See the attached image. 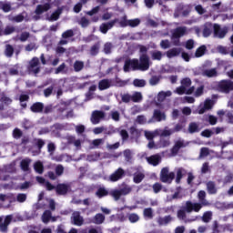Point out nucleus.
Listing matches in <instances>:
<instances>
[{
	"label": "nucleus",
	"mask_w": 233,
	"mask_h": 233,
	"mask_svg": "<svg viewBox=\"0 0 233 233\" xmlns=\"http://www.w3.org/2000/svg\"><path fill=\"white\" fill-rule=\"evenodd\" d=\"M198 202H192L190 200L186 201L185 206H182L180 209L177 212V218L180 221H185V223H192L193 221H198V217H193L191 218H187V214H192V212H199L203 207H209L210 202L207 200V192L205 190H200L198 193Z\"/></svg>",
	"instance_id": "1"
},
{
	"label": "nucleus",
	"mask_w": 233,
	"mask_h": 233,
	"mask_svg": "<svg viewBox=\"0 0 233 233\" xmlns=\"http://www.w3.org/2000/svg\"><path fill=\"white\" fill-rule=\"evenodd\" d=\"M139 59L133 58V59H127L124 64V72H130L133 70L136 72V70H138L140 72H147V70H149L150 68V56H148V47L145 46H139Z\"/></svg>",
	"instance_id": "2"
},
{
	"label": "nucleus",
	"mask_w": 233,
	"mask_h": 233,
	"mask_svg": "<svg viewBox=\"0 0 233 233\" xmlns=\"http://www.w3.org/2000/svg\"><path fill=\"white\" fill-rule=\"evenodd\" d=\"M217 92L230 94L233 91V81L230 79L220 80L216 86Z\"/></svg>",
	"instance_id": "3"
},
{
	"label": "nucleus",
	"mask_w": 233,
	"mask_h": 233,
	"mask_svg": "<svg viewBox=\"0 0 233 233\" xmlns=\"http://www.w3.org/2000/svg\"><path fill=\"white\" fill-rule=\"evenodd\" d=\"M26 70L28 74H33V76H37L41 73V62L39 57L34 56L27 65Z\"/></svg>",
	"instance_id": "4"
},
{
	"label": "nucleus",
	"mask_w": 233,
	"mask_h": 233,
	"mask_svg": "<svg viewBox=\"0 0 233 233\" xmlns=\"http://www.w3.org/2000/svg\"><path fill=\"white\" fill-rule=\"evenodd\" d=\"M176 178V173L170 172L168 167H163L160 171V181L162 183H167V185H171V183Z\"/></svg>",
	"instance_id": "5"
},
{
	"label": "nucleus",
	"mask_w": 233,
	"mask_h": 233,
	"mask_svg": "<svg viewBox=\"0 0 233 233\" xmlns=\"http://www.w3.org/2000/svg\"><path fill=\"white\" fill-rule=\"evenodd\" d=\"M213 34L214 37H218V39H225L227 34H228V27L225 26L221 28L219 24L213 25Z\"/></svg>",
	"instance_id": "6"
},
{
	"label": "nucleus",
	"mask_w": 233,
	"mask_h": 233,
	"mask_svg": "<svg viewBox=\"0 0 233 233\" xmlns=\"http://www.w3.org/2000/svg\"><path fill=\"white\" fill-rule=\"evenodd\" d=\"M125 176H127V172H125V169H123V167H118L116 170H115L114 173H112L109 176V180L112 183H116V182L123 179V177H125Z\"/></svg>",
	"instance_id": "7"
},
{
	"label": "nucleus",
	"mask_w": 233,
	"mask_h": 233,
	"mask_svg": "<svg viewBox=\"0 0 233 233\" xmlns=\"http://www.w3.org/2000/svg\"><path fill=\"white\" fill-rule=\"evenodd\" d=\"M187 34V27H177L172 34L173 39H177L174 42L175 46H179V38Z\"/></svg>",
	"instance_id": "8"
},
{
	"label": "nucleus",
	"mask_w": 233,
	"mask_h": 233,
	"mask_svg": "<svg viewBox=\"0 0 233 233\" xmlns=\"http://www.w3.org/2000/svg\"><path fill=\"white\" fill-rule=\"evenodd\" d=\"M101 119H105V112L99 110L93 111L91 115V123L93 125H99Z\"/></svg>",
	"instance_id": "9"
},
{
	"label": "nucleus",
	"mask_w": 233,
	"mask_h": 233,
	"mask_svg": "<svg viewBox=\"0 0 233 233\" xmlns=\"http://www.w3.org/2000/svg\"><path fill=\"white\" fill-rule=\"evenodd\" d=\"M70 190V185L69 184H57L56 186V193L57 196H66Z\"/></svg>",
	"instance_id": "10"
},
{
	"label": "nucleus",
	"mask_w": 233,
	"mask_h": 233,
	"mask_svg": "<svg viewBox=\"0 0 233 233\" xmlns=\"http://www.w3.org/2000/svg\"><path fill=\"white\" fill-rule=\"evenodd\" d=\"M119 19L115 18L114 20H111L110 22L107 23H103L100 25V32L102 34H107L108 30H111V28H114V25H116V23H118Z\"/></svg>",
	"instance_id": "11"
},
{
	"label": "nucleus",
	"mask_w": 233,
	"mask_h": 233,
	"mask_svg": "<svg viewBox=\"0 0 233 233\" xmlns=\"http://www.w3.org/2000/svg\"><path fill=\"white\" fill-rule=\"evenodd\" d=\"M71 219L76 227H81V225L85 223V219L81 217V213L79 211L73 212Z\"/></svg>",
	"instance_id": "12"
},
{
	"label": "nucleus",
	"mask_w": 233,
	"mask_h": 233,
	"mask_svg": "<svg viewBox=\"0 0 233 233\" xmlns=\"http://www.w3.org/2000/svg\"><path fill=\"white\" fill-rule=\"evenodd\" d=\"M30 110L33 114H43V111L45 110V104L42 102H35L30 106Z\"/></svg>",
	"instance_id": "13"
},
{
	"label": "nucleus",
	"mask_w": 233,
	"mask_h": 233,
	"mask_svg": "<svg viewBox=\"0 0 233 233\" xmlns=\"http://www.w3.org/2000/svg\"><path fill=\"white\" fill-rule=\"evenodd\" d=\"M50 8H52V5H50V3L38 5L35 10V14H36V15H42V14H45V12H48Z\"/></svg>",
	"instance_id": "14"
},
{
	"label": "nucleus",
	"mask_w": 233,
	"mask_h": 233,
	"mask_svg": "<svg viewBox=\"0 0 233 233\" xmlns=\"http://www.w3.org/2000/svg\"><path fill=\"white\" fill-rule=\"evenodd\" d=\"M201 76L204 77H218V69L211 68V69H205V66H203Z\"/></svg>",
	"instance_id": "15"
},
{
	"label": "nucleus",
	"mask_w": 233,
	"mask_h": 233,
	"mask_svg": "<svg viewBox=\"0 0 233 233\" xmlns=\"http://www.w3.org/2000/svg\"><path fill=\"white\" fill-rule=\"evenodd\" d=\"M212 30H214V25H212V23L208 22L204 24L202 30L203 37H210V35H212Z\"/></svg>",
	"instance_id": "16"
},
{
	"label": "nucleus",
	"mask_w": 233,
	"mask_h": 233,
	"mask_svg": "<svg viewBox=\"0 0 233 233\" xmlns=\"http://www.w3.org/2000/svg\"><path fill=\"white\" fill-rule=\"evenodd\" d=\"M147 161L149 165H152L153 167H157V165L161 163V156L159 154L150 156L147 158Z\"/></svg>",
	"instance_id": "17"
},
{
	"label": "nucleus",
	"mask_w": 233,
	"mask_h": 233,
	"mask_svg": "<svg viewBox=\"0 0 233 233\" xmlns=\"http://www.w3.org/2000/svg\"><path fill=\"white\" fill-rule=\"evenodd\" d=\"M182 50L183 49L181 47H173L167 51L166 56L168 59H172V57H177V56H180Z\"/></svg>",
	"instance_id": "18"
},
{
	"label": "nucleus",
	"mask_w": 233,
	"mask_h": 233,
	"mask_svg": "<svg viewBox=\"0 0 233 233\" xmlns=\"http://www.w3.org/2000/svg\"><path fill=\"white\" fill-rule=\"evenodd\" d=\"M208 194L210 196H214L215 194H218V187H216V182L210 180L207 182L206 184Z\"/></svg>",
	"instance_id": "19"
},
{
	"label": "nucleus",
	"mask_w": 233,
	"mask_h": 233,
	"mask_svg": "<svg viewBox=\"0 0 233 233\" xmlns=\"http://www.w3.org/2000/svg\"><path fill=\"white\" fill-rule=\"evenodd\" d=\"M187 175V169L183 167H178L177 170V177L175 179V182L177 185H179L181 183V179H183V177Z\"/></svg>",
	"instance_id": "20"
},
{
	"label": "nucleus",
	"mask_w": 233,
	"mask_h": 233,
	"mask_svg": "<svg viewBox=\"0 0 233 233\" xmlns=\"http://www.w3.org/2000/svg\"><path fill=\"white\" fill-rule=\"evenodd\" d=\"M183 147H185V144L181 140L177 141L173 146V147L171 148L172 156H177V154L179 153V150H181Z\"/></svg>",
	"instance_id": "21"
},
{
	"label": "nucleus",
	"mask_w": 233,
	"mask_h": 233,
	"mask_svg": "<svg viewBox=\"0 0 233 233\" xmlns=\"http://www.w3.org/2000/svg\"><path fill=\"white\" fill-rule=\"evenodd\" d=\"M171 221H172V216H170V215H167L165 217H160L157 220L159 227L167 226V225H168V223H171Z\"/></svg>",
	"instance_id": "22"
},
{
	"label": "nucleus",
	"mask_w": 233,
	"mask_h": 233,
	"mask_svg": "<svg viewBox=\"0 0 233 233\" xmlns=\"http://www.w3.org/2000/svg\"><path fill=\"white\" fill-rule=\"evenodd\" d=\"M153 117L154 119H156V121L161 122L167 119V115H165V113L161 112V110L159 109H155L153 113Z\"/></svg>",
	"instance_id": "23"
},
{
	"label": "nucleus",
	"mask_w": 233,
	"mask_h": 233,
	"mask_svg": "<svg viewBox=\"0 0 233 233\" xmlns=\"http://www.w3.org/2000/svg\"><path fill=\"white\" fill-rule=\"evenodd\" d=\"M101 48V44L99 42L94 44L89 50V54L90 56H92L93 57H96V56H97V54H99V49Z\"/></svg>",
	"instance_id": "24"
},
{
	"label": "nucleus",
	"mask_w": 233,
	"mask_h": 233,
	"mask_svg": "<svg viewBox=\"0 0 233 233\" xmlns=\"http://www.w3.org/2000/svg\"><path fill=\"white\" fill-rule=\"evenodd\" d=\"M143 217L145 219H154V209L152 208H144Z\"/></svg>",
	"instance_id": "25"
},
{
	"label": "nucleus",
	"mask_w": 233,
	"mask_h": 233,
	"mask_svg": "<svg viewBox=\"0 0 233 233\" xmlns=\"http://www.w3.org/2000/svg\"><path fill=\"white\" fill-rule=\"evenodd\" d=\"M167 147H170V138L161 137L158 141V148H167Z\"/></svg>",
	"instance_id": "26"
},
{
	"label": "nucleus",
	"mask_w": 233,
	"mask_h": 233,
	"mask_svg": "<svg viewBox=\"0 0 233 233\" xmlns=\"http://www.w3.org/2000/svg\"><path fill=\"white\" fill-rule=\"evenodd\" d=\"M93 223H95V225H103V223H105V215L101 213L95 215L93 218Z\"/></svg>",
	"instance_id": "27"
},
{
	"label": "nucleus",
	"mask_w": 233,
	"mask_h": 233,
	"mask_svg": "<svg viewBox=\"0 0 233 233\" xmlns=\"http://www.w3.org/2000/svg\"><path fill=\"white\" fill-rule=\"evenodd\" d=\"M96 196L101 199V198L110 196V192H108V190H106L105 187H99L96 192Z\"/></svg>",
	"instance_id": "28"
},
{
	"label": "nucleus",
	"mask_w": 233,
	"mask_h": 233,
	"mask_svg": "<svg viewBox=\"0 0 233 233\" xmlns=\"http://www.w3.org/2000/svg\"><path fill=\"white\" fill-rule=\"evenodd\" d=\"M32 162V160L30 159H23L21 162H20V167H21V169L24 171V172H28L30 170V163Z\"/></svg>",
	"instance_id": "29"
},
{
	"label": "nucleus",
	"mask_w": 233,
	"mask_h": 233,
	"mask_svg": "<svg viewBox=\"0 0 233 233\" xmlns=\"http://www.w3.org/2000/svg\"><path fill=\"white\" fill-rule=\"evenodd\" d=\"M99 90H107L110 88V81L108 79H102L98 83Z\"/></svg>",
	"instance_id": "30"
},
{
	"label": "nucleus",
	"mask_w": 233,
	"mask_h": 233,
	"mask_svg": "<svg viewBox=\"0 0 233 233\" xmlns=\"http://www.w3.org/2000/svg\"><path fill=\"white\" fill-rule=\"evenodd\" d=\"M34 169L36 172V174H43L45 172V166H43V162L36 161L34 164Z\"/></svg>",
	"instance_id": "31"
},
{
	"label": "nucleus",
	"mask_w": 233,
	"mask_h": 233,
	"mask_svg": "<svg viewBox=\"0 0 233 233\" xmlns=\"http://www.w3.org/2000/svg\"><path fill=\"white\" fill-rule=\"evenodd\" d=\"M109 196H111V198H113L115 201H119L121 199V196L123 195L121 194V191L119 189H112L109 192Z\"/></svg>",
	"instance_id": "32"
},
{
	"label": "nucleus",
	"mask_w": 233,
	"mask_h": 233,
	"mask_svg": "<svg viewBox=\"0 0 233 233\" xmlns=\"http://www.w3.org/2000/svg\"><path fill=\"white\" fill-rule=\"evenodd\" d=\"M189 134H196L197 132H199V125L196 122H191L187 128Z\"/></svg>",
	"instance_id": "33"
},
{
	"label": "nucleus",
	"mask_w": 233,
	"mask_h": 233,
	"mask_svg": "<svg viewBox=\"0 0 233 233\" xmlns=\"http://www.w3.org/2000/svg\"><path fill=\"white\" fill-rule=\"evenodd\" d=\"M45 140H43L42 138L34 139V145L35 147H36V148H38V154H41V149L43 148V147H45Z\"/></svg>",
	"instance_id": "34"
},
{
	"label": "nucleus",
	"mask_w": 233,
	"mask_h": 233,
	"mask_svg": "<svg viewBox=\"0 0 233 233\" xmlns=\"http://www.w3.org/2000/svg\"><path fill=\"white\" fill-rule=\"evenodd\" d=\"M61 14H63V9H61V8L56 9L54 13H52L50 17L48 18V21H57V19H59V15H61Z\"/></svg>",
	"instance_id": "35"
},
{
	"label": "nucleus",
	"mask_w": 233,
	"mask_h": 233,
	"mask_svg": "<svg viewBox=\"0 0 233 233\" xmlns=\"http://www.w3.org/2000/svg\"><path fill=\"white\" fill-rule=\"evenodd\" d=\"M129 134L131 136V139H137V137L141 136V133L139 132V130H137V128H136V127H131L129 128Z\"/></svg>",
	"instance_id": "36"
},
{
	"label": "nucleus",
	"mask_w": 233,
	"mask_h": 233,
	"mask_svg": "<svg viewBox=\"0 0 233 233\" xmlns=\"http://www.w3.org/2000/svg\"><path fill=\"white\" fill-rule=\"evenodd\" d=\"M201 220L203 223H210V221H212V211L204 212L203 216L201 217Z\"/></svg>",
	"instance_id": "37"
},
{
	"label": "nucleus",
	"mask_w": 233,
	"mask_h": 233,
	"mask_svg": "<svg viewBox=\"0 0 233 233\" xmlns=\"http://www.w3.org/2000/svg\"><path fill=\"white\" fill-rule=\"evenodd\" d=\"M205 52H207V46H200L198 48H197L195 56L203 57V56H205Z\"/></svg>",
	"instance_id": "38"
},
{
	"label": "nucleus",
	"mask_w": 233,
	"mask_h": 233,
	"mask_svg": "<svg viewBox=\"0 0 233 233\" xmlns=\"http://www.w3.org/2000/svg\"><path fill=\"white\" fill-rule=\"evenodd\" d=\"M170 96H172V93L170 91H161L157 95V100L160 102L165 101V99H167V97H170Z\"/></svg>",
	"instance_id": "39"
},
{
	"label": "nucleus",
	"mask_w": 233,
	"mask_h": 233,
	"mask_svg": "<svg viewBox=\"0 0 233 233\" xmlns=\"http://www.w3.org/2000/svg\"><path fill=\"white\" fill-rule=\"evenodd\" d=\"M144 179H145V174H143V173H135L134 174L133 181L137 185H139V183H141V181H143Z\"/></svg>",
	"instance_id": "40"
},
{
	"label": "nucleus",
	"mask_w": 233,
	"mask_h": 233,
	"mask_svg": "<svg viewBox=\"0 0 233 233\" xmlns=\"http://www.w3.org/2000/svg\"><path fill=\"white\" fill-rule=\"evenodd\" d=\"M73 66H74L75 72H81V70H83V68H85V62L76 60V61H75Z\"/></svg>",
	"instance_id": "41"
},
{
	"label": "nucleus",
	"mask_w": 233,
	"mask_h": 233,
	"mask_svg": "<svg viewBox=\"0 0 233 233\" xmlns=\"http://www.w3.org/2000/svg\"><path fill=\"white\" fill-rule=\"evenodd\" d=\"M151 59H153V61H161V59H163V53L161 51L151 52Z\"/></svg>",
	"instance_id": "42"
},
{
	"label": "nucleus",
	"mask_w": 233,
	"mask_h": 233,
	"mask_svg": "<svg viewBox=\"0 0 233 233\" xmlns=\"http://www.w3.org/2000/svg\"><path fill=\"white\" fill-rule=\"evenodd\" d=\"M5 56L6 57H12L14 56V46L12 45H5Z\"/></svg>",
	"instance_id": "43"
},
{
	"label": "nucleus",
	"mask_w": 233,
	"mask_h": 233,
	"mask_svg": "<svg viewBox=\"0 0 233 233\" xmlns=\"http://www.w3.org/2000/svg\"><path fill=\"white\" fill-rule=\"evenodd\" d=\"M52 219V211L46 210L42 215L43 223H48Z\"/></svg>",
	"instance_id": "44"
},
{
	"label": "nucleus",
	"mask_w": 233,
	"mask_h": 233,
	"mask_svg": "<svg viewBox=\"0 0 233 233\" xmlns=\"http://www.w3.org/2000/svg\"><path fill=\"white\" fill-rule=\"evenodd\" d=\"M120 190V194H122V196H128V194H130L132 192V187H130V186L124 184L123 187L119 189Z\"/></svg>",
	"instance_id": "45"
},
{
	"label": "nucleus",
	"mask_w": 233,
	"mask_h": 233,
	"mask_svg": "<svg viewBox=\"0 0 233 233\" xmlns=\"http://www.w3.org/2000/svg\"><path fill=\"white\" fill-rule=\"evenodd\" d=\"M78 25H80V26L82 28H88V26L90 25V20H88L86 17L83 16L78 21Z\"/></svg>",
	"instance_id": "46"
},
{
	"label": "nucleus",
	"mask_w": 233,
	"mask_h": 233,
	"mask_svg": "<svg viewBox=\"0 0 233 233\" xmlns=\"http://www.w3.org/2000/svg\"><path fill=\"white\" fill-rule=\"evenodd\" d=\"M139 25H141V19L139 18L128 20V26L131 28H136V26H139Z\"/></svg>",
	"instance_id": "47"
},
{
	"label": "nucleus",
	"mask_w": 233,
	"mask_h": 233,
	"mask_svg": "<svg viewBox=\"0 0 233 233\" xmlns=\"http://www.w3.org/2000/svg\"><path fill=\"white\" fill-rule=\"evenodd\" d=\"M134 86H137L138 88H143L147 85V82L143 79H135L133 81Z\"/></svg>",
	"instance_id": "48"
},
{
	"label": "nucleus",
	"mask_w": 233,
	"mask_h": 233,
	"mask_svg": "<svg viewBox=\"0 0 233 233\" xmlns=\"http://www.w3.org/2000/svg\"><path fill=\"white\" fill-rule=\"evenodd\" d=\"M159 81H161V76H152L149 79V85H151V86H156Z\"/></svg>",
	"instance_id": "49"
},
{
	"label": "nucleus",
	"mask_w": 233,
	"mask_h": 233,
	"mask_svg": "<svg viewBox=\"0 0 233 233\" xmlns=\"http://www.w3.org/2000/svg\"><path fill=\"white\" fill-rule=\"evenodd\" d=\"M13 137L15 139H21L23 137V131L17 127L13 130Z\"/></svg>",
	"instance_id": "50"
},
{
	"label": "nucleus",
	"mask_w": 233,
	"mask_h": 233,
	"mask_svg": "<svg viewBox=\"0 0 233 233\" xmlns=\"http://www.w3.org/2000/svg\"><path fill=\"white\" fill-rule=\"evenodd\" d=\"M141 99H143V96L139 92L135 93L131 96V101H133V103H139V101H141Z\"/></svg>",
	"instance_id": "51"
},
{
	"label": "nucleus",
	"mask_w": 233,
	"mask_h": 233,
	"mask_svg": "<svg viewBox=\"0 0 233 233\" xmlns=\"http://www.w3.org/2000/svg\"><path fill=\"white\" fill-rule=\"evenodd\" d=\"M217 51L218 52V54H221L222 56L228 55V48L227 46H218Z\"/></svg>",
	"instance_id": "52"
},
{
	"label": "nucleus",
	"mask_w": 233,
	"mask_h": 233,
	"mask_svg": "<svg viewBox=\"0 0 233 233\" xmlns=\"http://www.w3.org/2000/svg\"><path fill=\"white\" fill-rule=\"evenodd\" d=\"M15 32V27L7 25L5 30L2 32L4 35H10V34H14Z\"/></svg>",
	"instance_id": "53"
},
{
	"label": "nucleus",
	"mask_w": 233,
	"mask_h": 233,
	"mask_svg": "<svg viewBox=\"0 0 233 233\" xmlns=\"http://www.w3.org/2000/svg\"><path fill=\"white\" fill-rule=\"evenodd\" d=\"M74 30L72 29L66 30L62 34L63 39H70V37H74Z\"/></svg>",
	"instance_id": "54"
},
{
	"label": "nucleus",
	"mask_w": 233,
	"mask_h": 233,
	"mask_svg": "<svg viewBox=\"0 0 233 233\" xmlns=\"http://www.w3.org/2000/svg\"><path fill=\"white\" fill-rule=\"evenodd\" d=\"M181 86H184L185 88H188L192 85V80L190 78L186 77L181 80Z\"/></svg>",
	"instance_id": "55"
},
{
	"label": "nucleus",
	"mask_w": 233,
	"mask_h": 233,
	"mask_svg": "<svg viewBox=\"0 0 233 233\" xmlns=\"http://www.w3.org/2000/svg\"><path fill=\"white\" fill-rule=\"evenodd\" d=\"M208 156H210V150L208 147H202L200 149L199 157H207Z\"/></svg>",
	"instance_id": "56"
},
{
	"label": "nucleus",
	"mask_w": 233,
	"mask_h": 233,
	"mask_svg": "<svg viewBox=\"0 0 233 233\" xmlns=\"http://www.w3.org/2000/svg\"><path fill=\"white\" fill-rule=\"evenodd\" d=\"M128 219L130 223H137V221H139V215L136 213H132L128 216Z\"/></svg>",
	"instance_id": "57"
},
{
	"label": "nucleus",
	"mask_w": 233,
	"mask_h": 233,
	"mask_svg": "<svg viewBox=\"0 0 233 233\" xmlns=\"http://www.w3.org/2000/svg\"><path fill=\"white\" fill-rule=\"evenodd\" d=\"M160 47L163 48V50H167L170 48V40L168 39L161 40Z\"/></svg>",
	"instance_id": "58"
},
{
	"label": "nucleus",
	"mask_w": 233,
	"mask_h": 233,
	"mask_svg": "<svg viewBox=\"0 0 233 233\" xmlns=\"http://www.w3.org/2000/svg\"><path fill=\"white\" fill-rule=\"evenodd\" d=\"M104 54H112V43L107 42L104 45Z\"/></svg>",
	"instance_id": "59"
},
{
	"label": "nucleus",
	"mask_w": 233,
	"mask_h": 233,
	"mask_svg": "<svg viewBox=\"0 0 233 233\" xmlns=\"http://www.w3.org/2000/svg\"><path fill=\"white\" fill-rule=\"evenodd\" d=\"M200 136H202V137H212L214 132L210 129H205L200 133Z\"/></svg>",
	"instance_id": "60"
},
{
	"label": "nucleus",
	"mask_w": 233,
	"mask_h": 233,
	"mask_svg": "<svg viewBox=\"0 0 233 233\" xmlns=\"http://www.w3.org/2000/svg\"><path fill=\"white\" fill-rule=\"evenodd\" d=\"M100 10H101V7L99 5H96L92 10L87 11L86 15H90V17H92V15H96V14H98Z\"/></svg>",
	"instance_id": "61"
},
{
	"label": "nucleus",
	"mask_w": 233,
	"mask_h": 233,
	"mask_svg": "<svg viewBox=\"0 0 233 233\" xmlns=\"http://www.w3.org/2000/svg\"><path fill=\"white\" fill-rule=\"evenodd\" d=\"M145 137L147 139V141L154 140V137H156V133L152 131H145Z\"/></svg>",
	"instance_id": "62"
},
{
	"label": "nucleus",
	"mask_w": 233,
	"mask_h": 233,
	"mask_svg": "<svg viewBox=\"0 0 233 233\" xmlns=\"http://www.w3.org/2000/svg\"><path fill=\"white\" fill-rule=\"evenodd\" d=\"M208 122L209 123V125L214 127V125L218 124V117L214 116V115H209L208 117Z\"/></svg>",
	"instance_id": "63"
},
{
	"label": "nucleus",
	"mask_w": 233,
	"mask_h": 233,
	"mask_svg": "<svg viewBox=\"0 0 233 233\" xmlns=\"http://www.w3.org/2000/svg\"><path fill=\"white\" fill-rule=\"evenodd\" d=\"M118 23L122 28H126V26H128V20L127 19V15H125Z\"/></svg>",
	"instance_id": "64"
}]
</instances>
